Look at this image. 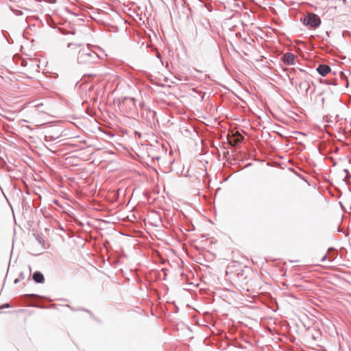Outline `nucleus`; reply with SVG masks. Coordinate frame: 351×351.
<instances>
[{
    "mask_svg": "<svg viewBox=\"0 0 351 351\" xmlns=\"http://www.w3.org/2000/svg\"><path fill=\"white\" fill-rule=\"evenodd\" d=\"M81 47L78 52L77 62L81 64H90L97 63L100 59L99 55L93 51L88 45L82 47V45L69 43V48Z\"/></svg>",
    "mask_w": 351,
    "mask_h": 351,
    "instance_id": "obj_1",
    "label": "nucleus"
},
{
    "mask_svg": "<svg viewBox=\"0 0 351 351\" xmlns=\"http://www.w3.org/2000/svg\"><path fill=\"white\" fill-rule=\"evenodd\" d=\"M303 24L306 26H309L313 29L317 28L321 24V19L319 16L314 13H308L304 18L301 19Z\"/></svg>",
    "mask_w": 351,
    "mask_h": 351,
    "instance_id": "obj_2",
    "label": "nucleus"
},
{
    "mask_svg": "<svg viewBox=\"0 0 351 351\" xmlns=\"http://www.w3.org/2000/svg\"><path fill=\"white\" fill-rule=\"evenodd\" d=\"M302 80L303 81L300 82L298 84V88L302 93L307 95L310 89L311 84H313V82L310 80L309 76L306 73H305V76Z\"/></svg>",
    "mask_w": 351,
    "mask_h": 351,
    "instance_id": "obj_3",
    "label": "nucleus"
},
{
    "mask_svg": "<svg viewBox=\"0 0 351 351\" xmlns=\"http://www.w3.org/2000/svg\"><path fill=\"white\" fill-rule=\"evenodd\" d=\"M122 108H126L127 112H132L136 108L135 99L133 97H125L122 101Z\"/></svg>",
    "mask_w": 351,
    "mask_h": 351,
    "instance_id": "obj_4",
    "label": "nucleus"
},
{
    "mask_svg": "<svg viewBox=\"0 0 351 351\" xmlns=\"http://www.w3.org/2000/svg\"><path fill=\"white\" fill-rule=\"evenodd\" d=\"M296 56L291 52H287L282 55L280 60L287 65H294L295 64Z\"/></svg>",
    "mask_w": 351,
    "mask_h": 351,
    "instance_id": "obj_5",
    "label": "nucleus"
},
{
    "mask_svg": "<svg viewBox=\"0 0 351 351\" xmlns=\"http://www.w3.org/2000/svg\"><path fill=\"white\" fill-rule=\"evenodd\" d=\"M316 71L320 75L326 76L329 72H330L331 69L327 64H319Z\"/></svg>",
    "mask_w": 351,
    "mask_h": 351,
    "instance_id": "obj_6",
    "label": "nucleus"
},
{
    "mask_svg": "<svg viewBox=\"0 0 351 351\" xmlns=\"http://www.w3.org/2000/svg\"><path fill=\"white\" fill-rule=\"evenodd\" d=\"M32 279L36 283H43L45 281V277L40 271H35L32 275Z\"/></svg>",
    "mask_w": 351,
    "mask_h": 351,
    "instance_id": "obj_7",
    "label": "nucleus"
},
{
    "mask_svg": "<svg viewBox=\"0 0 351 351\" xmlns=\"http://www.w3.org/2000/svg\"><path fill=\"white\" fill-rule=\"evenodd\" d=\"M326 254L328 255V258L330 263L332 262L337 256V253L333 247H330L328 250Z\"/></svg>",
    "mask_w": 351,
    "mask_h": 351,
    "instance_id": "obj_8",
    "label": "nucleus"
},
{
    "mask_svg": "<svg viewBox=\"0 0 351 351\" xmlns=\"http://www.w3.org/2000/svg\"><path fill=\"white\" fill-rule=\"evenodd\" d=\"M58 137H59V135H51V134H49V135H45V140L46 141H53V140L57 139Z\"/></svg>",
    "mask_w": 351,
    "mask_h": 351,
    "instance_id": "obj_9",
    "label": "nucleus"
},
{
    "mask_svg": "<svg viewBox=\"0 0 351 351\" xmlns=\"http://www.w3.org/2000/svg\"><path fill=\"white\" fill-rule=\"evenodd\" d=\"M351 178L350 173L346 175L345 178H343V181L346 182V184H350V179Z\"/></svg>",
    "mask_w": 351,
    "mask_h": 351,
    "instance_id": "obj_10",
    "label": "nucleus"
},
{
    "mask_svg": "<svg viewBox=\"0 0 351 351\" xmlns=\"http://www.w3.org/2000/svg\"><path fill=\"white\" fill-rule=\"evenodd\" d=\"M24 297H25V298H31V297H33V298H40V296L38 295L34 294V293L26 294V295H24Z\"/></svg>",
    "mask_w": 351,
    "mask_h": 351,
    "instance_id": "obj_11",
    "label": "nucleus"
},
{
    "mask_svg": "<svg viewBox=\"0 0 351 351\" xmlns=\"http://www.w3.org/2000/svg\"><path fill=\"white\" fill-rule=\"evenodd\" d=\"M36 240L38 241V242L40 243V244H43L44 243V239H43V237H40V236H38L36 237Z\"/></svg>",
    "mask_w": 351,
    "mask_h": 351,
    "instance_id": "obj_12",
    "label": "nucleus"
},
{
    "mask_svg": "<svg viewBox=\"0 0 351 351\" xmlns=\"http://www.w3.org/2000/svg\"><path fill=\"white\" fill-rule=\"evenodd\" d=\"M10 306L8 303L4 304L0 306L1 309L5 308H9Z\"/></svg>",
    "mask_w": 351,
    "mask_h": 351,
    "instance_id": "obj_13",
    "label": "nucleus"
},
{
    "mask_svg": "<svg viewBox=\"0 0 351 351\" xmlns=\"http://www.w3.org/2000/svg\"><path fill=\"white\" fill-rule=\"evenodd\" d=\"M328 258V255L326 254L321 259V261L322 262H324L325 261H326Z\"/></svg>",
    "mask_w": 351,
    "mask_h": 351,
    "instance_id": "obj_14",
    "label": "nucleus"
},
{
    "mask_svg": "<svg viewBox=\"0 0 351 351\" xmlns=\"http://www.w3.org/2000/svg\"><path fill=\"white\" fill-rule=\"evenodd\" d=\"M324 82H325L326 84L337 85V83H336V82H328L327 80H324Z\"/></svg>",
    "mask_w": 351,
    "mask_h": 351,
    "instance_id": "obj_15",
    "label": "nucleus"
},
{
    "mask_svg": "<svg viewBox=\"0 0 351 351\" xmlns=\"http://www.w3.org/2000/svg\"><path fill=\"white\" fill-rule=\"evenodd\" d=\"M12 10L14 12V10ZM14 12H15V14H16V15H21V14H22V12H21V11H20V10H14Z\"/></svg>",
    "mask_w": 351,
    "mask_h": 351,
    "instance_id": "obj_16",
    "label": "nucleus"
},
{
    "mask_svg": "<svg viewBox=\"0 0 351 351\" xmlns=\"http://www.w3.org/2000/svg\"><path fill=\"white\" fill-rule=\"evenodd\" d=\"M78 310L83 311H85V312H86V313H89V314H91V312H90L89 310H88V309H85V308H79Z\"/></svg>",
    "mask_w": 351,
    "mask_h": 351,
    "instance_id": "obj_17",
    "label": "nucleus"
},
{
    "mask_svg": "<svg viewBox=\"0 0 351 351\" xmlns=\"http://www.w3.org/2000/svg\"><path fill=\"white\" fill-rule=\"evenodd\" d=\"M295 72V69L294 68H292L289 70V73L291 74L294 73Z\"/></svg>",
    "mask_w": 351,
    "mask_h": 351,
    "instance_id": "obj_18",
    "label": "nucleus"
},
{
    "mask_svg": "<svg viewBox=\"0 0 351 351\" xmlns=\"http://www.w3.org/2000/svg\"><path fill=\"white\" fill-rule=\"evenodd\" d=\"M343 171L345 172L346 175H347V174H349V173H350L349 171H348L347 169H343Z\"/></svg>",
    "mask_w": 351,
    "mask_h": 351,
    "instance_id": "obj_19",
    "label": "nucleus"
},
{
    "mask_svg": "<svg viewBox=\"0 0 351 351\" xmlns=\"http://www.w3.org/2000/svg\"><path fill=\"white\" fill-rule=\"evenodd\" d=\"M311 337L313 340H315L317 339L316 335H312Z\"/></svg>",
    "mask_w": 351,
    "mask_h": 351,
    "instance_id": "obj_20",
    "label": "nucleus"
},
{
    "mask_svg": "<svg viewBox=\"0 0 351 351\" xmlns=\"http://www.w3.org/2000/svg\"><path fill=\"white\" fill-rule=\"evenodd\" d=\"M19 282V278H16L14 281V284H17L18 282Z\"/></svg>",
    "mask_w": 351,
    "mask_h": 351,
    "instance_id": "obj_21",
    "label": "nucleus"
},
{
    "mask_svg": "<svg viewBox=\"0 0 351 351\" xmlns=\"http://www.w3.org/2000/svg\"><path fill=\"white\" fill-rule=\"evenodd\" d=\"M67 306L72 311H76L74 308L71 307L70 305H67Z\"/></svg>",
    "mask_w": 351,
    "mask_h": 351,
    "instance_id": "obj_22",
    "label": "nucleus"
},
{
    "mask_svg": "<svg viewBox=\"0 0 351 351\" xmlns=\"http://www.w3.org/2000/svg\"><path fill=\"white\" fill-rule=\"evenodd\" d=\"M89 75L91 76V77H97V74H90Z\"/></svg>",
    "mask_w": 351,
    "mask_h": 351,
    "instance_id": "obj_23",
    "label": "nucleus"
},
{
    "mask_svg": "<svg viewBox=\"0 0 351 351\" xmlns=\"http://www.w3.org/2000/svg\"><path fill=\"white\" fill-rule=\"evenodd\" d=\"M293 78H291V79H290L291 83L292 84H293Z\"/></svg>",
    "mask_w": 351,
    "mask_h": 351,
    "instance_id": "obj_24",
    "label": "nucleus"
},
{
    "mask_svg": "<svg viewBox=\"0 0 351 351\" xmlns=\"http://www.w3.org/2000/svg\"><path fill=\"white\" fill-rule=\"evenodd\" d=\"M157 57H158V58H160V53H158Z\"/></svg>",
    "mask_w": 351,
    "mask_h": 351,
    "instance_id": "obj_25",
    "label": "nucleus"
},
{
    "mask_svg": "<svg viewBox=\"0 0 351 351\" xmlns=\"http://www.w3.org/2000/svg\"><path fill=\"white\" fill-rule=\"evenodd\" d=\"M155 114H156V112L153 111V116H154Z\"/></svg>",
    "mask_w": 351,
    "mask_h": 351,
    "instance_id": "obj_26",
    "label": "nucleus"
},
{
    "mask_svg": "<svg viewBox=\"0 0 351 351\" xmlns=\"http://www.w3.org/2000/svg\"><path fill=\"white\" fill-rule=\"evenodd\" d=\"M316 335H319V332H316Z\"/></svg>",
    "mask_w": 351,
    "mask_h": 351,
    "instance_id": "obj_27",
    "label": "nucleus"
}]
</instances>
